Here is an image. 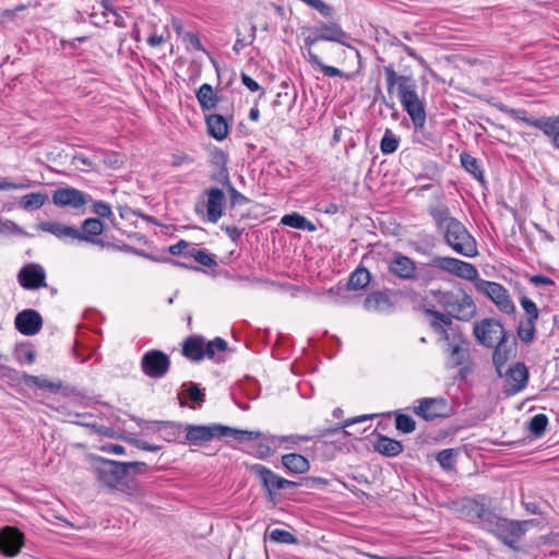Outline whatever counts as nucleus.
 <instances>
[{
	"label": "nucleus",
	"instance_id": "f257e3e1",
	"mask_svg": "<svg viewBox=\"0 0 559 559\" xmlns=\"http://www.w3.org/2000/svg\"><path fill=\"white\" fill-rule=\"evenodd\" d=\"M389 95L396 94L403 109L409 116L415 131H423L427 120L425 99L418 94L417 81L413 75L399 74L394 64L383 67Z\"/></svg>",
	"mask_w": 559,
	"mask_h": 559
},
{
	"label": "nucleus",
	"instance_id": "f03ea898",
	"mask_svg": "<svg viewBox=\"0 0 559 559\" xmlns=\"http://www.w3.org/2000/svg\"><path fill=\"white\" fill-rule=\"evenodd\" d=\"M473 335L481 346L493 348L492 362L499 376L513 354L515 337L507 332L500 320L485 318L474 323Z\"/></svg>",
	"mask_w": 559,
	"mask_h": 559
},
{
	"label": "nucleus",
	"instance_id": "7ed1b4c3",
	"mask_svg": "<svg viewBox=\"0 0 559 559\" xmlns=\"http://www.w3.org/2000/svg\"><path fill=\"white\" fill-rule=\"evenodd\" d=\"M347 38V33L336 23H322L310 28L309 34L304 38L305 46L308 48V61L312 67L319 68L325 76H341L350 80L352 74L344 73L335 67L324 64L318 55L311 50V47L320 40L344 44Z\"/></svg>",
	"mask_w": 559,
	"mask_h": 559
},
{
	"label": "nucleus",
	"instance_id": "20e7f679",
	"mask_svg": "<svg viewBox=\"0 0 559 559\" xmlns=\"http://www.w3.org/2000/svg\"><path fill=\"white\" fill-rule=\"evenodd\" d=\"M186 440L192 445H203L204 443L213 440L231 437L233 439L242 442L251 441L261 438L263 435L260 431L241 430L224 426L221 424L204 425H187Z\"/></svg>",
	"mask_w": 559,
	"mask_h": 559
},
{
	"label": "nucleus",
	"instance_id": "39448f33",
	"mask_svg": "<svg viewBox=\"0 0 559 559\" xmlns=\"http://www.w3.org/2000/svg\"><path fill=\"white\" fill-rule=\"evenodd\" d=\"M432 294L438 305L452 320L469 321L476 313L473 298L463 289L457 292L437 290Z\"/></svg>",
	"mask_w": 559,
	"mask_h": 559
},
{
	"label": "nucleus",
	"instance_id": "423d86ee",
	"mask_svg": "<svg viewBox=\"0 0 559 559\" xmlns=\"http://www.w3.org/2000/svg\"><path fill=\"white\" fill-rule=\"evenodd\" d=\"M227 342L222 337H215L206 342L202 335H190L182 342L181 354L190 361L199 362L204 358L219 361L216 358L217 354L224 353L227 349Z\"/></svg>",
	"mask_w": 559,
	"mask_h": 559
},
{
	"label": "nucleus",
	"instance_id": "0eeeda50",
	"mask_svg": "<svg viewBox=\"0 0 559 559\" xmlns=\"http://www.w3.org/2000/svg\"><path fill=\"white\" fill-rule=\"evenodd\" d=\"M491 520L485 523V530L495 534L509 547L515 549L522 536L528 530V526L534 523V520L528 521H512L499 516L498 514H489Z\"/></svg>",
	"mask_w": 559,
	"mask_h": 559
},
{
	"label": "nucleus",
	"instance_id": "6e6552de",
	"mask_svg": "<svg viewBox=\"0 0 559 559\" xmlns=\"http://www.w3.org/2000/svg\"><path fill=\"white\" fill-rule=\"evenodd\" d=\"M440 235L455 253L466 258H474L478 254L476 239L461 221L450 222V225Z\"/></svg>",
	"mask_w": 559,
	"mask_h": 559
},
{
	"label": "nucleus",
	"instance_id": "1a4fd4ad",
	"mask_svg": "<svg viewBox=\"0 0 559 559\" xmlns=\"http://www.w3.org/2000/svg\"><path fill=\"white\" fill-rule=\"evenodd\" d=\"M424 313L431 318L429 321L430 328L440 335V341L445 342L448 347L457 343H465L466 336L450 317L430 308H425Z\"/></svg>",
	"mask_w": 559,
	"mask_h": 559
},
{
	"label": "nucleus",
	"instance_id": "9d476101",
	"mask_svg": "<svg viewBox=\"0 0 559 559\" xmlns=\"http://www.w3.org/2000/svg\"><path fill=\"white\" fill-rule=\"evenodd\" d=\"M93 473L103 486L110 489H117L128 476L124 463L104 457L94 460Z\"/></svg>",
	"mask_w": 559,
	"mask_h": 559
},
{
	"label": "nucleus",
	"instance_id": "9b49d317",
	"mask_svg": "<svg viewBox=\"0 0 559 559\" xmlns=\"http://www.w3.org/2000/svg\"><path fill=\"white\" fill-rule=\"evenodd\" d=\"M475 289L489 298L497 309L509 316L515 314V305L511 298V295L509 294L508 289L497 282H490L486 280H478L475 283Z\"/></svg>",
	"mask_w": 559,
	"mask_h": 559
},
{
	"label": "nucleus",
	"instance_id": "f8f14e48",
	"mask_svg": "<svg viewBox=\"0 0 559 559\" xmlns=\"http://www.w3.org/2000/svg\"><path fill=\"white\" fill-rule=\"evenodd\" d=\"M430 265L459 278L474 282V284L479 280L478 270L474 264L456 258L435 257L431 260Z\"/></svg>",
	"mask_w": 559,
	"mask_h": 559
},
{
	"label": "nucleus",
	"instance_id": "ddd939ff",
	"mask_svg": "<svg viewBox=\"0 0 559 559\" xmlns=\"http://www.w3.org/2000/svg\"><path fill=\"white\" fill-rule=\"evenodd\" d=\"M170 358L159 349H151L141 358L143 373L152 379L165 377L170 369Z\"/></svg>",
	"mask_w": 559,
	"mask_h": 559
},
{
	"label": "nucleus",
	"instance_id": "4468645a",
	"mask_svg": "<svg viewBox=\"0 0 559 559\" xmlns=\"http://www.w3.org/2000/svg\"><path fill=\"white\" fill-rule=\"evenodd\" d=\"M250 469L260 478L263 488L266 490L269 500H273L277 490L296 487L298 485L295 481L278 476L262 464H253Z\"/></svg>",
	"mask_w": 559,
	"mask_h": 559
},
{
	"label": "nucleus",
	"instance_id": "2eb2a0df",
	"mask_svg": "<svg viewBox=\"0 0 559 559\" xmlns=\"http://www.w3.org/2000/svg\"><path fill=\"white\" fill-rule=\"evenodd\" d=\"M486 496L465 498L460 506L461 515L472 523H478L484 530L486 521L491 520L488 515L495 513L486 508Z\"/></svg>",
	"mask_w": 559,
	"mask_h": 559
},
{
	"label": "nucleus",
	"instance_id": "dca6fc26",
	"mask_svg": "<svg viewBox=\"0 0 559 559\" xmlns=\"http://www.w3.org/2000/svg\"><path fill=\"white\" fill-rule=\"evenodd\" d=\"M92 202V197L73 187L58 188L52 193V203L59 207L80 210Z\"/></svg>",
	"mask_w": 559,
	"mask_h": 559
},
{
	"label": "nucleus",
	"instance_id": "f3484780",
	"mask_svg": "<svg viewBox=\"0 0 559 559\" xmlns=\"http://www.w3.org/2000/svg\"><path fill=\"white\" fill-rule=\"evenodd\" d=\"M414 413L427 421L444 418L450 415L448 402L443 397H425L417 401Z\"/></svg>",
	"mask_w": 559,
	"mask_h": 559
},
{
	"label": "nucleus",
	"instance_id": "a211bd4d",
	"mask_svg": "<svg viewBox=\"0 0 559 559\" xmlns=\"http://www.w3.org/2000/svg\"><path fill=\"white\" fill-rule=\"evenodd\" d=\"M24 545V534L14 526L0 530V552L7 557H15Z\"/></svg>",
	"mask_w": 559,
	"mask_h": 559
},
{
	"label": "nucleus",
	"instance_id": "6ab92c4d",
	"mask_svg": "<svg viewBox=\"0 0 559 559\" xmlns=\"http://www.w3.org/2000/svg\"><path fill=\"white\" fill-rule=\"evenodd\" d=\"M504 377L506 384L503 393L507 396H511L521 392L526 386L528 381V370L523 362H516L507 370Z\"/></svg>",
	"mask_w": 559,
	"mask_h": 559
},
{
	"label": "nucleus",
	"instance_id": "aec40b11",
	"mask_svg": "<svg viewBox=\"0 0 559 559\" xmlns=\"http://www.w3.org/2000/svg\"><path fill=\"white\" fill-rule=\"evenodd\" d=\"M17 280L20 285L28 290H36L47 286L44 269L35 263L23 266L17 274Z\"/></svg>",
	"mask_w": 559,
	"mask_h": 559
},
{
	"label": "nucleus",
	"instance_id": "412c9836",
	"mask_svg": "<svg viewBox=\"0 0 559 559\" xmlns=\"http://www.w3.org/2000/svg\"><path fill=\"white\" fill-rule=\"evenodd\" d=\"M104 229V223L99 218H86L81 225V230L79 229L76 240L90 242L102 248L110 247L111 245L109 242L98 238V236L103 234Z\"/></svg>",
	"mask_w": 559,
	"mask_h": 559
},
{
	"label": "nucleus",
	"instance_id": "4be33fe9",
	"mask_svg": "<svg viewBox=\"0 0 559 559\" xmlns=\"http://www.w3.org/2000/svg\"><path fill=\"white\" fill-rule=\"evenodd\" d=\"M388 269L391 274L401 280L413 281L416 278L415 261L401 252H394L392 254Z\"/></svg>",
	"mask_w": 559,
	"mask_h": 559
},
{
	"label": "nucleus",
	"instance_id": "5701e85b",
	"mask_svg": "<svg viewBox=\"0 0 559 559\" xmlns=\"http://www.w3.org/2000/svg\"><path fill=\"white\" fill-rule=\"evenodd\" d=\"M14 324L20 333L31 336L41 330L43 318L36 310L25 309L16 314Z\"/></svg>",
	"mask_w": 559,
	"mask_h": 559
},
{
	"label": "nucleus",
	"instance_id": "b1692460",
	"mask_svg": "<svg viewBox=\"0 0 559 559\" xmlns=\"http://www.w3.org/2000/svg\"><path fill=\"white\" fill-rule=\"evenodd\" d=\"M206 202L202 205L206 210V218L211 223H216L223 216V209L225 202L224 191L219 188L213 187L204 191Z\"/></svg>",
	"mask_w": 559,
	"mask_h": 559
},
{
	"label": "nucleus",
	"instance_id": "393cba45",
	"mask_svg": "<svg viewBox=\"0 0 559 559\" xmlns=\"http://www.w3.org/2000/svg\"><path fill=\"white\" fill-rule=\"evenodd\" d=\"M510 118L522 121L527 126H532L538 130H540L545 134V130L552 118V116L534 118L528 116L527 111L524 109H515V108H504L502 109Z\"/></svg>",
	"mask_w": 559,
	"mask_h": 559
},
{
	"label": "nucleus",
	"instance_id": "a878e982",
	"mask_svg": "<svg viewBox=\"0 0 559 559\" xmlns=\"http://www.w3.org/2000/svg\"><path fill=\"white\" fill-rule=\"evenodd\" d=\"M37 228L43 231L49 233L61 240H76V236L79 235L78 228L64 225L60 222H41L37 225Z\"/></svg>",
	"mask_w": 559,
	"mask_h": 559
},
{
	"label": "nucleus",
	"instance_id": "bb28decb",
	"mask_svg": "<svg viewBox=\"0 0 559 559\" xmlns=\"http://www.w3.org/2000/svg\"><path fill=\"white\" fill-rule=\"evenodd\" d=\"M364 306L369 311L388 312L392 310L394 305L388 293L372 292L366 297Z\"/></svg>",
	"mask_w": 559,
	"mask_h": 559
},
{
	"label": "nucleus",
	"instance_id": "cd10ccee",
	"mask_svg": "<svg viewBox=\"0 0 559 559\" xmlns=\"http://www.w3.org/2000/svg\"><path fill=\"white\" fill-rule=\"evenodd\" d=\"M205 123L207 133L218 140L222 141L227 138L229 132V126L226 119L218 114H211L205 117Z\"/></svg>",
	"mask_w": 559,
	"mask_h": 559
},
{
	"label": "nucleus",
	"instance_id": "c85d7f7f",
	"mask_svg": "<svg viewBox=\"0 0 559 559\" xmlns=\"http://www.w3.org/2000/svg\"><path fill=\"white\" fill-rule=\"evenodd\" d=\"M372 445L374 451L388 457L397 456L404 449L400 441L382 435L377 436Z\"/></svg>",
	"mask_w": 559,
	"mask_h": 559
},
{
	"label": "nucleus",
	"instance_id": "c756f323",
	"mask_svg": "<svg viewBox=\"0 0 559 559\" xmlns=\"http://www.w3.org/2000/svg\"><path fill=\"white\" fill-rule=\"evenodd\" d=\"M428 213L433 219L438 234H441L443 230H445L447 226L450 225V222L457 221V218L451 216L448 205L443 203L429 206Z\"/></svg>",
	"mask_w": 559,
	"mask_h": 559
},
{
	"label": "nucleus",
	"instance_id": "7c9ffc66",
	"mask_svg": "<svg viewBox=\"0 0 559 559\" xmlns=\"http://www.w3.org/2000/svg\"><path fill=\"white\" fill-rule=\"evenodd\" d=\"M154 431L167 442H176L182 433V426L173 421H154Z\"/></svg>",
	"mask_w": 559,
	"mask_h": 559
},
{
	"label": "nucleus",
	"instance_id": "2f4dec72",
	"mask_svg": "<svg viewBox=\"0 0 559 559\" xmlns=\"http://www.w3.org/2000/svg\"><path fill=\"white\" fill-rule=\"evenodd\" d=\"M195 96L203 111L214 109L219 102V97L214 92L213 87L207 83H204L199 87V90L195 92Z\"/></svg>",
	"mask_w": 559,
	"mask_h": 559
},
{
	"label": "nucleus",
	"instance_id": "473e14b6",
	"mask_svg": "<svg viewBox=\"0 0 559 559\" xmlns=\"http://www.w3.org/2000/svg\"><path fill=\"white\" fill-rule=\"evenodd\" d=\"M21 379L26 385H35L38 389L49 391L51 393H59L63 389L62 381H50L46 378L22 373Z\"/></svg>",
	"mask_w": 559,
	"mask_h": 559
},
{
	"label": "nucleus",
	"instance_id": "72a5a7b5",
	"mask_svg": "<svg viewBox=\"0 0 559 559\" xmlns=\"http://www.w3.org/2000/svg\"><path fill=\"white\" fill-rule=\"evenodd\" d=\"M282 464L292 473L302 474L309 471L310 463L301 454L289 453L282 456Z\"/></svg>",
	"mask_w": 559,
	"mask_h": 559
},
{
	"label": "nucleus",
	"instance_id": "f704fd0d",
	"mask_svg": "<svg viewBox=\"0 0 559 559\" xmlns=\"http://www.w3.org/2000/svg\"><path fill=\"white\" fill-rule=\"evenodd\" d=\"M281 223L285 226L302 229L308 231H314L317 229L316 225L308 221L301 214L294 212L292 214H286L282 217Z\"/></svg>",
	"mask_w": 559,
	"mask_h": 559
},
{
	"label": "nucleus",
	"instance_id": "c9c22d12",
	"mask_svg": "<svg viewBox=\"0 0 559 559\" xmlns=\"http://www.w3.org/2000/svg\"><path fill=\"white\" fill-rule=\"evenodd\" d=\"M48 195L43 192H32L25 194L20 200V206L25 211H35L45 205Z\"/></svg>",
	"mask_w": 559,
	"mask_h": 559
},
{
	"label": "nucleus",
	"instance_id": "e433bc0d",
	"mask_svg": "<svg viewBox=\"0 0 559 559\" xmlns=\"http://www.w3.org/2000/svg\"><path fill=\"white\" fill-rule=\"evenodd\" d=\"M447 350L449 353L452 367H459L468 358V342L465 338V343H457L449 346Z\"/></svg>",
	"mask_w": 559,
	"mask_h": 559
},
{
	"label": "nucleus",
	"instance_id": "4c0bfd02",
	"mask_svg": "<svg viewBox=\"0 0 559 559\" xmlns=\"http://www.w3.org/2000/svg\"><path fill=\"white\" fill-rule=\"evenodd\" d=\"M370 277L366 267H357L349 276L347 288L350 290L362 289L369 284Z\"/></svg>",
	"mask_w": 559,
	"mask_h": 559
},
{
	"label": "nucleus",
	"instance_id": "58836bf2",
	"mask_svg": "<svg viewBox=\"0 0 559 559\" xmlns=\"http://www.w3.org/2000/svg\"><path fill=\"white\" fill-rule=\"evenodd\" d=\"M182 388L185 389L187 396L191 401L189 407L193 409L200 408L205 401L204 391L201 390L198 386V384L193 382L185 383Z\"/></svg>",
	"mask_w": 559,
	"mask_h": 559
},
{
	"label": "nucleus",
	"instance_id": "ea45409f",
	"mask_svg": "<svg viewBox=\"0 0 559 559\" xmlns=\"http://www.w3.org/2000/svg\"><path fill=\"white\" fill-rule=\"evenodd\" d=\"M537 321L523 319L520 321L516 334L518 337L525 344H531L535 340L536 324Z\"/></svg>",
	"mask_w": 559,
	"mask_h": 559
},
{
	"label": "nucleus",
	"instance_id": "a19ab883",
	"mask_svg": "<svg viewBox=\"0 0 559 559\" xmlns=\"http://www.w3.org/2000/svg\"><path fill=\"white\" fill-rule=\"evenodd\" d=\"M461 164H462L463 168L467 173L473 175V177L475 179H477L479 181L484 180V174H483V170L479 166L477 158H475L474 156H472L468 153H462L461 154Z\"/></svg>",
	"mask_w": 559,
	"mask_h": 559
},
{
	"label": "nucleus",
	"instance_id": "79ce46f5",
	"mask_svg": "<svg viewBox=\"0 0 559 559\" xmlns=\"http://www.w3.org/2000/svg\"><path fill=\"white\" fill-rule=\"evenodd\" d=\"M400 145V138L393 133L391 129H385L380 141V151L384 155L394 153Z\"/></svg>",
	"mask_w": 559,
	"mask_h": 559
},
{
	"label": "nucleus",
	"instance_id": "37998d69",
	"mask_svg": "<svg viewBox=\"0 0 559 559\" xmlns=\"http://www.w3.org/2000/svg\"><path fill=\"white\" fill-rule=\"evenodd\" d=\"M190 258H193L195 262L206 267H213L217 265L216 260L205 250L191 248L188 252Z\"/></svg>",
	"mask_w": 559,
	"mask_h": 559
},
{
	"label": "nucleus",
	"instance_id": "c03bdc74",
	"mask_svg": "<svg viewBox=\"0 0 559 559\" xmlns=\"http://www.w3.org/2000/svg\"><path fill=\"white\" fill-rule=\"evenodd\" d=\"M456 455L457 451L455 449H444L438 453L437 462L443 469L450 471L454 468Z\"/></svg>",
	"mask_w": 559,
	"mask_h": 559
},
{
	"label": "nucleus",
	"instance_id": "a18cd8bd",
	"mask_svg": "<svg viewBox=\"0 0 559 559\" xmlns=\"http://www.w3.org/2000/svg\"><path fill=\"white\" fill-rule=\"evenodd\" d=\"M93 213L98 216V218H108L112 226H116V218L111 211V206L109 203L104 201H93Z\"/></svg>",
	"mask_w": 559,
	"mask_h": 559
},
{
	"label": "nucleus",
	"instance_id": "49530a36",
	"mask_svg": "<svg viewBox=\"0 0 559 559\" xmlns=\"http://www.w3.org/2000/svg\"><path fill=\"white\" fill-rule=\"evenodd\" d=\"M548 425V418L545 414H537L532 417L530 420V431L535 437H540L544 435Z\"/></svg>",
	"mask_w": 559,
	"mask_h": 559
},
{
	"label": "nucleus",
	"instance_id": "de8ad7c7",
	"mask_svg": "<svg viewBox=\"0 0 559 559\" xmlns=\"http://www.w3.org/2000/svg\"><path fill=\"white\" fill-rule=\"evenodd\" d=\"M269 537L272 542L287 544V545H296L298 544V538L288 531L275 528L269 533Z\"/></svg>",
	"mask_w": 559,
	"mask_h": 559
},
{
	"label": "nucleus",
	"instance_id": "09e8293b",
	"mask_svg": "<svg viewBox=\"0 0 559 559\" xmlns=\"http://www.w3.org/2000/svg\"><path fill=\"white\" fill-rule=\"evenodd\" d=\"M520 305L524 310V318L526 320L537 321L539 318V310L536 304L526 296L520 297Z\"/></svg>",
	"mask_w": 559,
	"mask_h": 559
},
{
	"label": "nucleus",
	"instance_id": "8fccbe9b",
	"mask_svg": "<svg viewBox=\"0 0 559 559\" xmlns=\"http://www.w3.org/2000/svg\"><path fill=\"white\" fill-rule=\"evenodd\" d=\"M395 428L403 433H411L416 429V421L408 415H395Z\"/></svg>",
	"mask_w": 559,
	"mask_h": 559
},
{
	"label": "nucleus",
	"instance_id": "3c124183",
	"mask_svg": "<svg viewBox=\"0 0 559 559\" xmlns=\"http://www.w3.org/2000/svg\"><path fill=\"white\" fill-rule=\"evenodd\" d=\"M545 135L550 139L554 147L559 151V114L552 116L547 130H545Z\"/></svg>",
	"mask_w": 559,
	"mask_h": 559
},
{
	"label": "nucleus",
	"instance_id": "603ef678",
	"mask_svg": "<svg viewBox=\"0 0 559 559\" xmlns=\"http://www.w3.org/2000/svg\"><path fill=\"white\" fill-rule=\"evenodd\" d=\"M15 357L20 365H32L35 361V350L31 346L22 345L16 348Z\"/></svg>",
	"mask_w": 559,
	"mask_h": 559
},
{
	"label": "nucleus",
	"instance_id": "864d4df0",
	"mask_svg": "<svg viewBox=\"0 0 559 559\" xmlns=\"http://www.w3.org/2000/svg\"><path fill=\"white\" fill-rule=\"evenodd\" d=\"M32 187V181L27 178H23L19 182H14L9 180V178L0 177V190L1 191H8V190H23L28 189Z\"/></svg>",
	"mask_w": 559,
	"mask_h": 559
},
{
	"label": "nucleus",
	"instance_id": "5fc2aeb1",
	"mask_svg": "<svg viewBox=\"0 0 559 559\" xmlns=\"http://www.w3.org/2000/svg\"><path fill=\"white\" fill-rule=\"evenodd\" d=\"M369 418H371V416L364 415V416H359V417H356V418L347 419L341 426H337L335 428L323 429L321 431L320 436L321 437H325V436H328V435H330L332 432H337V431L344 429L345 427H349L350 425L356 424V423L365 421V420H367Z\"/></svg>",
	"mask_w": 559,
	"mask_h": 559
},
{
	"label": "nucleus",
	"instance_id": "6e6d98bb",
	"mask_svg": "<svg viewBox=\"0 0 559 559\" xmlns=\"http://www.w3.org/2000/svg\"><path fill=\"white\" fill-rule=\"evenodd\" d=\"M127 441L140 449V450H143V451H148V452H157L162 449V445H157V444H151L144 440H141V439H138V438H128Z\"/></svg>",
	"mask_w": 559,
	"mask_h": 559
},
{
	"label": "nucleus",
	"instance_id": "4d7b16f0",
	"mask_svg": "<svg viewBox=\"0 0 559 559\" xmlns=\"http://www.w3.org/2000/svg\"><path fill=\"white\" fill-rule=\"evenodd\" d=\"M191 248H193L191 246V243H189L188 241L186 240H180L178 241L177 243L169 247L168 251L170 254L173 255H185V257H189V254L187 253Z\"/></svg>",
	"mask_w": 559,
	"mask_h": 559
},
{
	"label": "nucleus",
	"instance_id": "13d9d810",
	"mask_svg": "<svg viewBox=\"0 0 559 559\" xmlns=\"http://www.w3.org/2000/svg\"><path fill=\"white\" fill-rule=\"evenodd\" d=\"M183 41L187 43L193 50L204 51V47L195 33L188 32L183 35Z\"/></svg>",
	"mask_w": 559,
	"mask_h": 559
},
{
	"label": "nucleus",
	"instance_id": "bf43d9fd",
	"mask_svg": "<svg viewBox=\"0 0 559 559\" xmlns=\"http://www.w3.org/2000/svg\"><path fill=\"white\" fill-rule=\"evenodd\" d=\"M124 464L128 474L130 472H132L133 474H146L150 471V467L144 462H128Z\"/></svg>",
	"mask_w": 559,
	"mask_h": 559
},
{
	"label": "nucleus",
	"instance_id": "052dcab7",
	"mask_svg": "<svg viewBox=\"0 0 559 559\" xmlns=\"http://www.w3.org/2000/svg\"><path fill=\"white\" fill-rule=\"evenodd\" d=\"M222 229L227 234V236L230 238L231 241L238 242L241 238V235L243 233V228H238L236 226H222Z\"/></svg>",
	"mask_w": 559,
	"mask_h": 559
},
{
	"label": "nucleus",
	"instance_id": "680f3d73",
	"mask_svg": "<svg viewBox=\"0 0 559 559\" xmlns=\"http://www.w3.org/2000/svg\"><path fill=\"white\" fill-rule=\"evenodd\" d=\"M530 283L533 284L536 287L539 286H551L555 284V282L543 274L533 275L530 277Z\"/></svg>",
	"mask_w": 559,
	"mask_h": 559
},
{
	"label": "nucleus",
	"instance_id": "e2e57ef3",
	"mask_svg": "<svg viewBox=\"0 0 559 559\" xmlns=\"http://www.w3.org/2000/svg\"><path fill=\"white\" fill-rule=\"evenodd\" d=\"M228 192L230 194L231 206L248 202V199L242 193H240L238 190H236L233 186H229Z\"/></svg>",
	"mask_w": 559,
	"mask_h": 559
},
{
	"label": "nucleus",
	"instance_id": "0e129e2a",
	"mask_svg": "<svg viewBox=\"0 0 559 559\" xmlns=\"http://www.w3.org/2000/svg\"><path fill=\"white\" fill-rule=\"evenodd\" d=\"M241 82L250 92H258L261 90L258 82L243 72L241 73Z\"/></svg>",
	"mask_w": 559,
	"mask_h": 559
},
{
	"label": "nucleus",
	"instance_id": "69168bd1",
	"mask_svg": "<svg viewBox=\"0 0 559 559\" xmlns=\"http://www.w3.org/2000/svg\"><path fill=\"white\" fill-rule=\"evenodd\" d=\"M255 32H257V27H255V25H252L251 26V40L249 43H245L243 39L237 38L234 44V47H233L234 51L239 52L247 45L252 44L253 39L255 38Z\"/></svg>",
	"mask_w": 559,
	"mask_h": 559
},
{
	"label": "nucleus",
	"instance_id": "338daca9",
	"mask_svg": "<svg viewBox=\"0 0 559 559\" xmlns=\"http://www.w3.org/2000/svg\"><path fill=\"white\" fill-rule=\"evenodd\" d=\"M191 162H192V159L185 153L174 154L171 156V165L175 167H178V166H181L182 164L191 163Z\"/></svg>",
	"mask_w": 559,
	"mask_h": 559
},
{
	"label": "nucleus",
	"instance_id": "774afa93",
	"mask_svg": "<svg viewBox=\"0 0 559 559\" xmlns=\"http://www.w3.org/2000/svg\"><path fill=\"white\" fill-rule=\"evenodd\" d=\"M165 41V38L163 35H158L156 33L152 34L148 36L147 38V44L151 46V47H157L159 46L160 44H163Z\"/></svg>",
	"mask_w": 559,
	"mask_h": 559
}]
</instances>
